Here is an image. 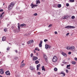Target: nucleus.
<instances>
[{"label": "nucleus", "mask_w": 77, "mask_h": 77, "mask_svg": "<svg viewBox=\"0 0 77 77\" xmlns=\"http://www.w3.org/2000/svg\"><path fill=\"white\" fill-rule=\"evenodd\" d=\"M14 5H15L14 3L11 2L8 7V10H11L12 9L13 6H14Z\"/></svg>", "instance_id": "f257e3e1"}, {"label": "nucleus", "mask_w": 77, "mask_h": 77, "mask_svg": "<svg viewBox=\"0 0 77 77\" xmlns=\"http://www.w3.org/2000/svg\"><path fill=\"white\" fill-rule=\"evenodd\" d=\"M57 61V57L56 56H54V57L52 61L54 62H56Z\"/></svg>", "instance_id": "f03ea898"}, {"label": "nucleus", "mask_w": 77, "mask_h": 77, "mask_svg": "<svg viewBox=\"0 0 77 77\" xmlns=\"http://www.w3.org/2000/svg\"><path fill=\"white\" fill-rule=\"evenodd\" d=\"M30 6L31 7V8L34 9V8H35V7H37V6H38V5H34L32 3L30 5Z\"/></svg>", "instance_id": "7ed1b4c3"}, {"label": "nucleus", "mask_w": 77, "mask_h": 77, "mask_svg": "<svg viewBox=\"0 0 77 77\" xmlns=\"http://www.w3.org/2000/svg\"><path fill=\"white\" fill-rule=\"evenodd\" d=\"M65 28L66 29H74L75 28V26H68L65 27Z\"/></svg>", "instance_id": "20e7f679"}, {"label": "nucleus", "mask_w": 77, "mask_h": 77, "mask_svg": "<svg viewBox=\"0 0 77 77\" xmlns=\"http://www.w3.org/2000/svg\"><path fill=\"white\" fill-rule=\"evenodd\" d=\"M44 59H45V60L46 62H47L48 60V57H47V56H46V54H44Z\"/></svg>", "instance_id": "39448f33"}, {"label": "nucleus", "mask_w": 77, "mask_h": 77, "mask_svg": "<svg viewBox=\"0 0 77 77\" xmlns=\"http://www.w3.org/2000/svg\"><path fill=\"white\" fill-rule=\"evenodd\" d=\"M45 48H46V49H48V48H50V47H51V46L47 44L45 45Z\"/></svg>", "instance_id": "423d86ee"}, {"label": "nucleus", "mask_w": 77, "mask_h": 77, "mask_svg": "<svg viewBox=\"0 0 77 77\" xmlns=\"http://www.w3.org/2000/svg\"><path fill=\"white\" fill-rule=\"evenodd\" d=\"M61 54L63 55V56H64V57H66L67 56V55H66V54L63 52H62L61 53Z\"/></svg>", "instance_id": "0eeeda50"}, {"label": "nucleus", "mask_w": 77, "mask_h": 77, "mask_svg": "<svg viewBox=\"0 0 77 77\" xmlns=\"http://www.w3.org/2000/svg\"><path fill=\"white\" fill-rule=\"evenodd\" d=\"M20 26L21 27H26V25L24 23H23L20 25Z\"/></svg>", "instance_id": "6e6552de"}, {"label": "nucleus", "mask_w": 77, "mask_h": 77, "mask_svg": "<svg viewBox=\"0 0 77 77\" xmlns=\"http://www.w3.org/2000/svg\"><path fill=\"white\" fill-rule=\"evenodd\" d=\"M5 74H6V75H10V72H9V71H7L5 72Z\"/></svg>", "instance_id": "1a4fd4ad"}, {"label": "nucleus", "mask_w": 77, "mask_h": 77, "mask_svg": "<svg viewBox=\"0 0 77 77\" xmlns=\"http://www.w3.org/2000/svg\"><path fill=\"white\" fill-rule=\"evenodd\" d=\"M0 72L1 74H4V72L3 71V69H0Z\"/></svg>", "instance_id": "9d476101"}, {"label": "nucleus", "mask_w": 77, "mask_h": 77, "mask_svg": "<svg viewBox=\"0 0 77 77\" xmlns=\"http://www.w3.org/2000/svg\"><path fill=\"white\" fill-rule=\"evenodd\" d=\"M6 37L4 36L2 38V41H6Z\"/></svg>", "instance_id": "9b49d317"}, {"label": "nucleus", "mask_w": 77, "mask_h": 77, "mask_svg": "<svg viewBox=\"0 0 77 77\" xmlns=\"http://www.w3.org/2000/svg\"><path fill=\"white\" fill-rule=\"evenodd\" d=\"M40 1H39V0H37L36 1V4L37 5H38L39 4H40Z\"/></svg>", "instance_id": "f8f14e48"}, {"label": "nucleus", "mask_w": 77, "mask_h": 77, "mask_svg": "<svg viewBox=\"0 0 77 77\" xmlns=\"http://www.w3.org/2000/svg\"><path fill=\"white\" fill-rule=\"evenodd\" d=\"M41 65L40 64H39L38 65H37V71H38V70H39V66Z\"/></svg>", "instance_id": "ddd939ff"}, {"label": "nucleus", "mask_w": 77, "mask_h": 77, "mask_svg": "<svg viewBox=\"0 0 77 77\" xmlns=\"http://www.w3.org/2000/svg\"><path fill=\"white\" fill-rule=\"evenodd\" d=\"M74 46H72L70 47V50H74Z\"/></svg>", "instance_id": "4468645a"}, {"label": "nucleus", "mask_w": 77, "mask_h": 77, "mask_svg": "<svg viewBox=\"0 0 77 77\" xmlns=\"http://www.w3.org/2000/svg\"><path fill=\"white\" fill-rule=\"evenodd\" d=\"M42 71H45V68H44V66H43L42 67Z\"/></svg>", "instance_id": "2eb2a0df"}, {"label": "nucleus", "mask_w": 77, "mask_h": 77, "mask_svg": "<svg viewBox=\"0 0 77 77\" xmlns=\"http://www.w3.org/2000/svg\"><path fill=\"white\" fill-rule=\"evenodd\" d=\"M60 74H63V76H65V73H64V72H60Z\"/></svg>", "instance_id": "dca6fc26"}, {"label": "nucleus", "mask_w": 77, "mask_h": 77, "mask_svg": "<svg viewBox=\"0 0 77 77\" xmlns=\"http://www.w3.org/2000/svg\"><path fill=\"white\" fill-rule=\"evenodd\" d=\"M62 6V5L61 4H59L57 5V7L59 8H61Z\"/></svg>", "instance_id": "f3484780"}, {"label": "nucleus", "mask_w": 77, "mask_h": 77, "mask_svg": "<svg viewBox=\"0 0 77 77\" xmlns=\"http://www.w3.org/2000/svg\"><path fill=\"white\" fill-rule=\"evenodd\" d=\"M68 17V15H66V16H65L64 17L63 19H67V18H68V17H69V16Z\"/></svg>", "instance_id": "a211bd4d"}, {"label": "nucleus", "mask_w": 77, "mask_h": 77, "mask_svg": "<svg viewBox=\"0 0 77 77\" xmlns=\"http://www.w3.org/2000/svg\"><path fill=\"white\" fill-rule=\"evenodd\" d=\"M38 57H33V60H37L38 59Z\"/></svg>", "instance_id": "6ab92c4d"}, {"label": "nucleus", "mask_w": 77, "mask_h": 77, "mask_svg": "<svg viewBox=\"0 0 77 77\" xmlns=\"http://www.w3.org/2000/svg\"><path fill=\"white\" fill-rule=\"evenodd\" d=\"M72 64H73V65H75V63H76V62L75 61H72Z\"/></svg>", "instance_id": "aec40b11"}, {"label": "nucleus", "mask_w": 77, "mask_h": 77, "mask_svg": "<svg viewBox=\"0 0 77 77\" xmlns=\"http://www.w3.org/2000/svg\"><path fill=\"white\" fill-rule=\"evenodd\" d=\"M30 69H31V70H33V68L32 66H30Z\"/></svg>", "instance_id": "412c9836"}, {"label": "nucleus", "mask_w": 77, "mask_h": 77, "mask_svg": "<svg viewBox=\"0 0 77 77\" xmlns=\"http://www.w3.org/2000/svg\"><path fill=\"white\" fill-rule=\"evenodd\" d=\"M69 1L71 3H72L74 2V0H69Z\"/></svg>", "instance_id": "4be33fe9"}, {"label": "nucleus", "mask_w": 77, "mask_h": 77, "mask_svg": "<svg viewBox=\"0 0 77 77\" xmlns=\"http://www.w3.org/2000/svg\"><path fill=\"white\" fill-rule=\"evenodd\" d=\"M25 64L24 63L22 64L20 66V67H23L24 66Z\"/></svg>", "instance_id": "5701e85b"}, {"label": "nucleus", "mask_w": 77, "mask_h": 77, "mask_svg": "<svg viewBox=\"0 0 77 77\" xmlns=\"http://www.w3.org/2000/svg\"><path fill=\"white\" fill-rule=\"evenodd\" d=\"M66 49H67V50H70V47L69 46H67L66 47Z\"/></svg>", "instance_id": "b1692460"}, {"label": "nucleus", "mask_w": 77, "mask_h": 77, "mask_svg": "<svg viewBox=\"0 0 77 77\" xmlns=\"http://www.w3.org/2000/svg\"><path fill=\"white\" fill-rule=\"evenodd\" d=\"M71 18L72 19H74V18H75V16H72L71 17Z\"/></svg>", "instance_id": "393cba45"}, {"label": "nucleus", "mask_w": 77, "mask_h": 77, "mask_svg": "<svg viewBox=\"0 0 77 77\" xmlns=\"http://www.w3.org/2000/svg\"><path fill=\"white\" fill-rule=\"evenodd\" d=\"M27 44H31V40L28 42H27Z\"/></svg>", "instance_id": "a878e982"}, {"label": "nucleus", "mask_w": 77, "mask_h": 77, "mask_svg": "<svg viewBox=\"0 0 77 77\" xmlns=\"http://www.w3.org/2000/svg\"><path fill=\"white\" fill-rule=\"evenodd\" d=\"M35 63L37 64H38V63H39V61L38 60H36L35 61Z\"/></svg>", "instance_id": "bb28decb"}, {"label": "nucleus", "mask_w": 77, "mask_h": 77, "mask_svg": "<svg viewBox=\"0 0 77 77\" xmlns=\"http://www.w3.org/2000/svg\"><path fill=\"white\" fill-rule=\"evenodd\" d=\"M10 48L9 47H8V48H7V51H9V50Z\"/></svg>", "instance_id": "cd10ccee"}, {"label": "nucleus", "mask_w": 77, "mask_h": 77, "mask_svg": "<svg viewBox=\"0 0 77 77\" xmlns=\"http://www.w3.org/2000/svg\"><path fill=\"white\" fill-rule=\"evenodd\" d=\"M34 16H37V15H38V14L35 13L34 14Z\"/></svg>", "instance_id": "c85d7f7f"}, {"label": "nucleus", "mask_w": 77, "mask_h": 77, "mask_svg": "<svg viewBox=\"0 0 77 77\" xmlns=\"http://www.w3.org/2000/svg\"><path fill=\"white\" fill-rule=\"evenodd\" d=\"M54 70L55 71H57V69L56 68H54Z\"/></svg>", "instance_id": "c756f323"}, {"label": "nucleus", "mask_w": 77, "mask_h": 77, "mask_svg": "<svg viewBox=\"0 0 77 77\" xmlns=\"http://www.w3.org/2000/svg\"><path fill=\"white\" fill-rule=\"evenodd\" d=\"M39 47H42V44L41 43H40L39 44Z\"/></svg>", "instance_id": "7c9ffc66"}, {"label": "nucleus", "mask_w": 77, "mask_h": 77, "mask_svg": "<svg viewBox=\"0 0 77 77\" xmlns=\"http://www.w3.org/2000/svg\"><path fill=\"white\" fill-rule=\"evenodd\" d=\"M7 29L6 28L4 29V31L5 32H7Z\"/></svg>", "instance_id": "2f4dec72"}, {"label": "nucleus", "mask_w": 77, "mask_h": 77, "mask_svg": "<svg viewBox=\"0 0 77 77\" xmlns=\"http://www.w3.org/2000/svg\"><path fill=\"white\" fill-rule=\"evenodd\" d=\"M69 66H70V64L67 65V66H66L67 68H68L69 67Z\"/></svg>", "instance_id": "473e14b6"}, {"label": "nucleus", "mask_w": 77, "mask_h": 77, "mask_svg": "<svg viewBox=\"0 0 77 77\" xmlns=\"http://www.w3.org/2000/svg\"><path fill=\"white\" fill-rule=\"evenodd\" d=\"M33 54L32 53L31 54L30 57H33Z\"/></svg>", "instance_id": "72a5a7b5"}, {"label": "nucleus", "mask_w": 77, "mask_h": 77, "mask_svg": "<svg viewBox=\"0 0 77 77\" xmlns=\"http://www.w3.org/2000/svg\"><path fill=\"white\" fill-rule=\"evenodd\" d=\"M48 41V39H45L44 40V42H47Z\"/></svg>", "instance_id": "f704fd0d"}, {"label": "nucleus", "mask_w": 77, "mask_h": 77, "mask_svg": "<svg viewBox=\"0 0 77 77\" xmlns=\"http://www.w3.org/2000/svg\"><path fill=\"white\" fill-rule=\"evenodd\" d=\"M52 25H52V24L48 26V27H51V26H52Z\"/></svg>", "instance_id": "c9c22d12"}, {"label": "nucleus", "mask_w": 77, "mask_h": 77, "mask_svg": "<svg viewBox=\"0 0 77 77\" xmlns=\"http://www.w3.org/2000/svg\"><path fill=\"white\" fill-rule=\"evenodd\" d=\"M18 26V28L19 30H20V26Z\"/></svg>", "instance_id": "e433bc0d"}, {"label": "nucleus", "mask_w": 77, "mask_h": 77, "mask_svg": "<svg viewBox=\"0 0 77 77\" xmlns=\"http://www.w3.org/2000/svg\"><path fill=\"white\" fill-rule=\"evenodd\" d=\"M54 33L56 35H57V32L56 31H55V32H54Z\"/></svg>", "instance_id": "4c0bfd02"}, {"label": "nucleus", "mask_w": 77, "mask_h": 77, "mask_svg": "<svg viewBox=\"0 0 77 77\" xmlns=\"http://www.w3.org/2000/svg\"><path fill=\"white\" fill-rule=\"evenodd\" d=\"M3 63V62L2 61H0V65H2Z\"/></svg>", "instance_id": "58836bf2"}, {"label": "nucleus", "mask_w": 77, "mask_h": 77, "mask_svg": "<svg viewBox=\"0 0 77 77\" xmlns=\"http://www.w3.org/2000/svg\"><path fill=\"white\" fill-rule=\"evenodd\" d=\"M69 4H68V3H67V4H66V6L68 7V6H69Z\"/></svg>", "instance_id": "ea45409f"}, {"label": "nucleus", "mask_w": 77, "mask_h": 77, "mask_svg": "<svg viewBox=\"0 0 77 77\" xmlns=\"http://www.w3.org/2000/svg\"><path fill=\"white\" fill-rule=\"evenodd\" d=\"M69 33H68L67 34H66V36H68V35H69Z\"/></svg>", "instance_id": "a19ab883"}, {"label": "nucleus", "mask_w": 77, "mask_h": 77, "mask_svg": "<svg viewBox=\"0 0 77 77\" xmlns=\"http://www.w3.org/2000/svg\"><path fill=\"white\" fill-rule=\"evenodd\" d=\"M3 10L2 9L1 10H0V12H3Z\"/></svg>", "instance_id": "79ce46f5"}, {"label": "nucleus", "mask_w": 77, "mask_h": 77, "mask_svg": "<svg viewBox=\"0 0 77 77\" xmlns=\"http://www.w3.org/2000/svg\"><path fill=\"white\" fill-rule=\"evenodd\" d=\"M38 75H40L41 74V72H38Z\"/></svg>", "instance_id": "37998d69"}, {"label": "nucleus", "mask_w": 77, "mask_h": 77, "mask_svg": "<svg viewBox=\"0 0 77 77\" xmlns=\"http://www.w3.org/2000/svg\"><path fill=\"white\" fill-rule=\"evenodd\" d=\"M71 54V52H68V54Z\"/></svg>", "instance_id": "c03bdc74"}, {"label": "nucleus", "mask_w": 77, "mask_h": 77, "mask_svg": "<svg viewBox=\"0 0 77 77\" xmlns=\"http://www.w3.org/2000/svg\"><path fill=\"white\" fill-rule=\"evenodd\" d=\"M66 72H68L69 71H68V70H67V69H66Z\"/></svg>", "instance_id": "a18cd8bd"}, {"label": "nucleus", "mask_w": 77, "mask_h": 77, "mask_svg": "<svg viewBox=\"0 0 77 77\" xmlns=\"http://www.w3.org/2000/svg\"><path fill=\"white\" fill-rule=\"evenodd\" d=\"M15 52H16V53H18V51H17V50H16L15 51Z\"/></svg>", "instance_id": "49530a36"}, {"label": "nucleus", "mask_w": 77, "mask_h": 77, "mask_svg": "<svg viewBox=\"0 0 77 77\" xmlns=\"http://www.w3.org/2000/svg\"><path fill=\"white\" fill-rule=\"evenodd\" d=\"M40 44H42V41H41Z\"/></svg>", "instance_id": "de8ad7c7"}, {"label": "nucleus", "mask_w": 77, "mask_h": 77, "mask_svg": "<svg viewBox=\"0 0 77 77\" xmlns=\"http://www.w3.org/2000/svg\"><path fill=\"white\" fill-rule=\"evenodd\" d=\"M75 60H76V61H77V58H75Z\"/></svg>", "instance_id": "09e8293b"}, {"label": "nucleus", "mask_w": 77, "mask_h": 77, "mask_svg": "<svg viewBox=\"0 0 77 77\" xmlns=\"http://www.w3.org/2000/svg\"><path fill=\"white\" fill-rule=\"evenodd\" d=\"M38 48H36L35 49V50H38Z\"/></svg>", "instance_id": "8fccbe9b"}, {"label": "nucleus", "mask_w": 77, "mask_h": 77, "mask_svg": "<svg viewBox=\"0 0 77 77\" xmlns=\"http://www.w3.org/2000/svg\"><path fill=\"white\" fill-rule=\"evenodd\" d=\"M2 16H3V14H1V16H0V17H2Z\"/></svg>", "instance_id": "3c124183"}, {"label": "nucleus", "mask_w": 77, "mask_h": 77, "mask_svg": "<svg viewBox=\"0 0 77 77\" xmlns=\"http://www.w3.org/2000/svg\"><path fill=\"white\" fill-rule=\"evenodd\" d=\"M34 41L33 40H31V43H32Z\"/></svg>", "instance_id": "603ef678"}, {"label": "nucleus", "mask_w": 77, "mask_h": 77, "mask_svg": "<svg viewBox=\"0 0 77 77\" xmlns=\"http://www.w3.org/2000/svg\"><path fill=\"white\" fill-rule=\"evenodd\" d=\"M17 24L18 25L17 26H20V23H18Z\"/></svg>", "instance_id": "864d4df0"}, {"label": "nucleus", "mask_w": 77, "mask_h": 77, "mask_svg": "<svg viewBox=\"0 0 77 77\" xmlns=\"http://www.w3.org/2000/svg\"><path fill=\"white\" fill-rule=\"evenodd\" d=\"M61 66H63V64H61Z\"/></svg>", "instance_id": "5fc2aeb1"}, {"label": "nucleus", "mask_w": 77, "mask_h": 77, "mask_svg": "<svg viewBox=\"0 0 77 77\" xmlns=\"http://www.w3.org/2000/svg\"><path fill=\"white\" fill-rule=\"evenodd\" d=\"M11 28L12 29H14V26H12Z\"/></svg>", "instance_id": "6e6d98bb"}, {"label": "nucleus", "mask_w": 77, "mask_h": 77, "mask_svg": "<svg viewBox=\"0 0 77 77\" xmlns=\"http://www.w3.org/2000/svg\"><path fill=\"white\" fill-rule=\"evenodd\" d=\"M23 62H24V60H23L22 62V63H23Z\"/></svg>", "instance_id": "4d7b16f0"}, {"label": "nucleus", "mask_w": 77, "mask_h": 77, "mask_svg": "<svg viewBox=\"0 0 77 77\" xmlns=\"http://www.w3.org/2000/svg\"><path fill=\"white\" fill-rule=\"evenodd\" d=\"M53 7H54V8H55V7H56V6H54V5H53Z\"/></svg>", "instance_id": "13d9d810"}, {"label": "nucleus", "mask_w": 77, "mask_h": 77, "mask_svg": "<svg viewBox=\"0 0 77 77\" xmlns=\"http://www.w3.org/2000/svg\"><path fill=\"white\" fill-rule=\"evenodd\" d=\"M38 51H39L40 50H39V49H38Z\"/></svg>", "instance_id": "bf43d9fd"}, {"label": "nucleus", "mask_w": 77, "mask_h": 77, "mask_svg": "<svg viewBox=\"0 0 77 77\" xmlns=\"http://www.w3.org/2000/svg\"><path fill=\"white\" fill-rule=\"evenodd\" d=\"M22 45H24V44H22Z\"/></svg>", "instance_id": "052dcab7"}, {"label": "nucleus", "mask_w": 77, "mask_h": 77, "mask_svg": "<svg viewBox=\"0 0 77 77\" xmlns=\"http://www.w3.org/2000/svg\"><path fill=\"white\" fill-rule=\"evenodd\" d=\"M16 31H17V30H18V29H16Z\"/></svg>", "instance_id": "680f3d73"}, {"label": "nucleus", "mask_w": 77, "mask_h": 77, "mask_svg": "<svg viewBox=\"0 0 77 77\" xmlns=\"http://www.w3.org/2000/svg\"><path fill=\"white\" fill-rule=\"evenodd\" d=\"M0 77H3V76H1V75H0Z\"/></svg>", "instance_id": "e2e57ef3"}, {"label": "nucleus", "mask_w": 77, "mask_h": 77, "mask_svg": "<svg viewBox=\"0 0 77 77\" xmlns=\"http://www.w3.org/2000/svg\"><path fill=\"white\" fill-rule=\"evenodd\" d=\"M68 68V69H70V68Z\"/></svg>", "instance_id": "0e129e2a"}, {"label": "nucleus", "mask_w": 77, "mask_h": 77, "mask_svg": "<svg viewBox=\"0 0 77 77\" xmlns=\"http://www.w3.org/2000/svg\"><path fill=\"white\" fill-rule=\"evenodd\" d=\"M9 56H10L9 55H8V57H9Z\"/></svg>", "instance_id": "69168bd1"}, {"label": "nucleus", "mask_w": 77, "mask_h": 77, "mask_svg": "<svg viewBox=\"0 0 77 77\" xmlns=\"http://www.w3.org/2000/svg\"><path fill=\"white\" fill-rule=\"evenodd\" d=\"M34 53H36V51H34Z\"/></svg>", "instance_id": "338daca9"}, {"label": "nucleus", "mask_w": 77, "mask_h": 77, "mask_svg": "<svg viewBox=\"0 0 77 77\" xmlns=\"http://www.w3.org/2000/svg\"><path fill=\"white\" fill-rule=\"evenodd\" d=\"M9 26V24H8V25H7V26Z\"/></svg>", "instance_id": "774afa93"}]
</instances>
